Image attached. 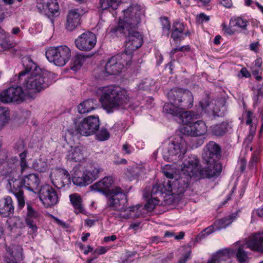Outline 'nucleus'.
Wrapping results in <instances>:
<instances>
[{
	"instance_id": "obj_42",
	"label": "nucleus",
	"mask_w": 263,
	"mask_h": 263,
	"mask_svg": "<svg viewBox=\"0 0 263 263\" xmlns=\"http://www.w3.org/2000/svg\"><path fill=\"white\" fill-rule=\"evenodd\" d=\"M190 35V32L187 30L186 31L172 32L171 36L174 41L178 43L183 40L185 36Z\"/></svg>"
},
{
	"instance_id": "obj_39",
	"label": "nucleus",
	"mask_w": 263,
	"mask_h": 263,
	"mask_svg": "<svg viewBox=\"0 0 263 263\" xmlns=\"http://www.w3.org/2000/svg\"><path fill=\"white\" fill-rule=\"evenodd\" d=\"M230 21L232 26L241 28L242 30H246L247 26L248 24V22L246 20L238 17L232 18Z\"/></svg>"
},
{
	"instance_id": "obj_59",
	"label": "nucleus",
	"mask_w": 263,
	"mask_h": 263,
	"mask_svg": "<svg viewBox=\"0 0 263 263\" xmlns=\"http://www.w3.org/2000/svg\"><path fill=\"white\" fill-rule=\"evenodd\" d=\"M240 72L242 74V76L245 78H249L251 76L250 72L246 68H242L240 70Z\"/></svg>"
},
{
	"instance_id": "obj_18",
	"label": "nucleus",
	"mask_w": 263,
	"mask_h": 263,
	"mask_svg": "<svg viewBox=\"0 0 263 263\" xmlns=\"http://www.w3.org/2000/svg\"><path fill=\"white\" fill-rule=\"evenodd\" d=\"M39 198L43 203L47 207L56 204L58 201V196L55 190L49 185L42 186L38 192Z\"/></svg>"
},
{
	"instance_id": "obj_64",
	"label": "nucleus",
	"mask_w": 263,
	"mask_h": 263,
	"mask_svg": "<svg viewBox=\"0 0 263 263\" xmlns=\"http://www.w3.org/2000/svg\"><path fill=\"white\" fill-rule=\"evenodd\" d=\"M117 239V237L115 235H112L110 236L105 237L104 238V241L108 242L110 241H115Z\"/></svg>"
},
{
	"instance_id": "obj_40",
	"label": "nucleus",
	"mask_w": 263,
	"mask_h": 263,
	"mask_svg": "<svg viewBox=\"0 0 263 263\" xmlns=\"http://www.w3.org/2000/svg\"><path fill=\"white\" fill-rule=\"evenodd\" d=\"M9 118V111L5 107H0V130L5 126Z\"/></svg>"
},
{
	"instance_id": "obj_5",
	"label": "nucleus",
	"mask_w": 263,
	"mask_h": 263,
	"mask_svg": "<svg viewBox=\"0 0 263 263\" xmlns=\"http://www.w3.org/2000/svg\"><path fill=\"white\" fill-rule=\"evenodd\" d=\"M221 152L220 146L214 141H210L204 147L202 157L206 166L203 173L208 178L217 176L221 172V165L217 162L221 156Z\"/></svg>"
},
{
	"instance_id": "obj_55",
	"label": "nucleus",
	"mask_w": 263,
	"mask_h": 263,
	"mask_svg": "<svg viewBox=\"0 0 263 263\" xmlns=\"http://www.w3.org/2000/svg\"><path fill=\"white\" fill-rule=\"evenodd\" d=\"M210 102L208 96H206L204 99L199 102L200 106L203 110L205 109L210 105Z\"/></svg>"
},
{
	"instance_id": "obj_23",
	"label": "nucleus",
	"mask_w": 263,
	"mask_h": 263,
	"mask_svg": "<svg viewBox=\"0 0 263 263\" xmlns=\"http://www.w3.org/2000/svg\"><path fill=\"white\" fill-rule=\"evenodd\" d=\"M112 183L113 179L111 177H105L100 181L90 185L89 188L91 191L99 192L106 196H108L111 195L114 191V189H111Z\"/></svg>"
},
{
	"instance_id": "obj_58",
	"label": "nucleus",
	"mask_w": 263,
	"mask_h": 263,
	"mask_svg": "<svg viewBox=\"0 0 263 263\" xmlns=\"http://www.w3.org/2000/svg\"><path fill=\"white\" fill-rule=\"evenodd\" d=\"M220 3L225 7L230 8L232 5L231 0H220Z\"/></svg>"
},
{
	"instance_id": "obj_17",
	"label": "nucleus",
	"mask_w": 263,
	"mask_h": 263,
	"mask_svg": "<svg viewBox=\"0 0 263 263\" xmlns=\"http://www.w3.org/2000/svg\"><path fill=\"white\" fill-rule=\"evenodd\" d=\"M96 43V36L90 31L82 33L75 40V44L77 48L84 51L91 50L95 46Z\"/></svg>"
},
{
	"instance_id": "obj_15",
	"label": "nucleus",
	"mask_w": 263,
	"mask_h": 263,
	"mask_svg": "<svg viewBox=\"0 0 263 263\" xmlns=\"http://www.w3.org/2000/svg\"><path fill=\"white\" fill-rule=\"evenodd\" d=\"M100 121L98 117L90 116L81 121L78 126L77 133L85 136L92 135L98 131Z\"/></svg>"
},
{
	"instance_id": "obj_53",
	"label": "nucleus",
	"mask_w": 263,
	"mask_h": 263,
	"mask_svg": "<svg viewBox=\"0 0 263 263\" xmlns=\"http://www.w3.org/2000/svg\"><path fill=\"white\" fill-rule=\"evenodd\" d=\"M234 26H232L231 24V21L230 22L229 26H224L223 30L224 32L229 34V35H233L236 31V29L234 28Z\"/></svg>"
},
{
	"instance_id": "obj_46",
	"label": "nucleus",
	"mask_w": 263,
	"mask_h": 263,
	"mask_svg": "<svg viewBox=\"0 0 263 263\" xmlns=\"http://www.w3.org/2000/svg\"><path fill=\"white\" fill-rule=\"evenodd\" d=\"M96 137L98 140L103 141L109 139L110 134L105 128L102 127L98 131Z\"/></svg>"
},
{
	"instance_id": "obj_54",
	"label": "nucleus",
	"mask_w": 263,
	"mask_h": 263,
	"mask_svg": "<svg viewBox=\"0 0 263 263\" xmlns=\"http://www.w3.org/2000/svg\"><path fill=\"white\" fill-rule=\"evenodd\" d=\"M191 254L190 251L183 254L179 259L178 263H186L187 260L190 258Z\"/></svg>"
},
{
	"instance_id": "obj_27",
	"label": "nucleus",
	"mask_w": 263,
	"mask_h": 263,
	"mask_svg": "<svg viewBox=\"0 0 263 263\" xmlns=\"http://www.w3.org/2000/svg\"><path fill=\"white\" fill-rule=\"evenodd\" d=\"M253 251L263 252V233H255L243 245Z\"/></svg>"
},
{
	"instance_id": "obj_33",
	"label": "nucleus",
	"mask_w": 263,
	"mask_h": 263,
	"mask_svg": "<svg viewBox=\"0 0 263 263\" xmlns=\"http://www.w3.org/2000/svg\"><path fill=\"white\" fill-rule=\"evenodd\" d=\"M68 159L71 161L80 162L84 159V155L80 146L71 147L68 152Z\"/></svg>"
},
{
	"instance_id": "obj_4",
	"label": "nucleus",
	"mask_w": 263,
	"mask_h": 263,
	"mask_svg": "<svg viewBox=\"0 0 263 263\" xmlns=\"http://www.w3.org/2000/svg\"><path fill=\"white\" fill-rule=\"evenodd\" d=\"M11 191L16 197L18 206L22 209L25 205V199L22 189L33 193H38L40 185V179L37 174L31 173L23 176L20 179H12L9 181Z\"/></svg>"
},
{
	"instance_id": "obj_62",
	"label": "nucleus",
	"mask_w": 263,
	"mask_h": 263,
	"mask_svg": "<svg viewBox=\"0 0 263 263\" xmlns=\"http://www.w3.org/2000/svg\"><path fill=\"white\" fill-rule=\"evenodd\" d=\"M106 251L107 250L105 247H101L100 248L97 249L95 251V253H97L99 255H101L105 253Z\"/></svg>"
},
{
	"instance_id": "obj_25",
	"label": "nucleus",
	"mask_w": 263,
	"mask_h": 263,
	"mask_svg": "<svg viewBox=\"0 0 263 263\" xmlns=\"http://www.w3.org/2000/svg\"><path fill=\"white\" fill-rule=\"evenodd\" d=\"M2 154H4V157L6 158L5 153L0 152V155ZM18 166V160L15 157H12L7 161H5L4 158L0 159V167L2 166V174L3 175L13 174L16 172Z\"/></svg>"
},
{
	"instance_id": "obj_52",
	"label": "nucleus",
	"mask_w": 263,
	"mask_h": 263,
	"mask_svg": "<svg viewBox=\"0 0 263 263\" xmlns=\"http://www.w3.org/2000/svg\"><path fill=\"white\" fill-rule=\"evenodd\" d=\"M140 168L139 167H132L129 169V172L133 178H138L139 175Z\"/></svg>"
},
{
	"instance_id": "obj_36",
	"label": "nucleus",
	"mask_w": 263,
	"mask_h": 263,
	"mask_svg": "<svg viewBox=\"0 0 263 263\" xmlns=\"http://www.w3.org/2000/svg\"><path fill=\"white\" fill-rule=\"evenodd\" d=\"M59 5L57 0H51L44 13L47 15L53 16L58 12Z\"/></svg>"
},
{
	"instance_id": "obj_3",
	"label": "nucleus",
	"mask_w": 263,
	"mask_h": 263,
	"mask_svg": "<svg viewBox=\"0 0 263 263\" xmlns=\"http://www.w3.org/2000/svg\"><path fill=\"white\" fill-rule=\"evenodd\" d=\"M170 103L163 106V111L177 116L181 110L191 108L193 105L194 98L192 93L188 89L174 88L167 93Z\"/></svg>"
},
{
	"instance_id": "obj_37",
	"label": "nucleus",
	"mask_w": 263,
	"mask_h": 263,
	"mask_svg": "<svg viewBox=\"0 0 263 263\" xmlns=\"http://www.w3.org/2000/svg\"><path fill=\"white\" fill-rule=\"evenodd\" d=\"M85 61V57L82 54H77L73 59L71 65V69L74 71H77L82 66Z\"/></svg>"
},
{
	"instance_id": "obj_28",
	"label": "nucleus",
	"mask_w": 263,
	"mask_h": 263,
	"mask_svg": "<svg viewBox=\"0 0 263 263\" xmlns=\"http://www.w3.org/2000/svg\"><path fill=\"white\" fill-rule=\"evenodd\" d=\"M14 207L12 198L7 196L0 200V215L4 217L13 216Z\"/></svg>"
},
{
	"instance_id": "obj_14",
	"label": "nucleus",
	"mask_w": 263,
	"mask_h": 263,
	"mask_svg": "<svg viewBox=\"0 0 263 263\" xmlns=\"http://www.w3.org/2000/svg\"><path fill=\"white\" fill-rule=\"evenodd\" d=\"M101 172L100 168H95L92 171L86 170L83 172L75 171L72 178L74 184L79 186H85L91 183L98 177Z\"/></svg>"
},
{
	"instance_id": "obj_11",
	"label": "nucleus",
	"mask_w": 263,
	"mask_h": 263,
	"mask_svg": "<svg viewBox=\"0 0 263 263\" xmlns=\"http://www.w3.org/2000/svg\"><path fill=\"white\" fill-rule=\"evenodd\" d=\"M112 33L117 35L122 34L126 37L125 51H127V54H131L133 51L140 47L142 45L143 36L137 29H129L124 30L123 32H113Z\"/></svg>"
},
{
	"instance_id": "obj_47",
	"label": "nucleus",
	"mask_w": 263,
	"mask_h": 263,
	"mask_svg": "<svg viewBox=\"0 0 263 263\" xmlns=\"http://www.w3.org/2000/svg\"><path fill=\"white\" fill-rule=\"evenodd\" d=\"M161 23L163 33L168 35L171 28V24L167 17H161Z\"/></svg>"
},
{
	"instance_id": "obj_49",
	"label": "nucleus",
	"mask_w": 263,
	"mask_h": 263,
	"mask_svg": "<svg viewBox=\"0 0 263 263\" xmlns=\"http://www.w3.org/2000/svg\"><path fill=\"white\" fill-rule=\"evenodd\" d=\"M184 26L182 23L179 21L175 22L173 25L172 32L184 31Z\"/></svg>"
},
{
	"instance_id": "obj_43",
	"label": "nucleus",
	"mask_w": 263,
	"mask_h": 263,
	"mask_svg": "<svg viewBox=\"0 0 263 263\" xmlns=\"http://www.w3.org/2000/svg\"><path fill=\"white\" fill-rule=\"evenodd\" d=\"M217 230L215 226V223L203 229L197 236V239L198 240H201L204 237L208 236L210 234H212L215 231Z\"/></svg>"
},
{
	"instance_id": "obj_20",
	"label": "nucleus",
	"mask_w": 263,
	"mask_h": 263,
	"mask_svg": "<svg viewBox=\"0 0 263 263\" xmlns=\"http://www.w3.org/2000/svg\"><path fill=\"white\" fill-rule=\"evenodd\" d=\"M160 182H157L153 186L151 193V198L148 199L144 205V209L147 211H152L159 204L160 198L164 194Z\"/></svg>"
},
{
	"instance_id": "obj_8",
	"label": "nucleus",
	"mask_w": 263,
	"mask_h": 263,
	"mask_svg": "<svg viewBox=\"0 0 263 263\" xmlns=\"http://www.w3.org/2000/svg\"><path fill=\"white\" fill-rule=\"evenodd\" d=\"M187 151V144L181 137L171 141L163 152V158L168 161L176 162L182 160Z\"/></svg>"
},
{
	"instance_id": "obj_13",
	"label": "nucleus",
	"mask_w": 263,
	"mask_h": 263,
	"mask_svg": "<svg viewBox=\"0 0 263 263\" xmlns=\"http://www.w3.org/2000/svg\"><path fill=\"white\" fill-rule=\"evenodd\" d=\"M110 195L107 202L108 208L118 211H126L127 199L126 194L123 193L121 188L116 187Z\"/></svg>"
},
{
	"instance_id": "obj_16",
	"label": "nucleus",
	"mask_w": 263,
	"mask_h": 263,
	"mask_svg": "<svg viewBox=\"0 0 263 263\" xmlns=\"http://www.w3.org/2000/svg\"><path fill=\"white\" fill-rule=\"evenodd\" d=\"M202 169L200 168L199 165V160L197 157L194 155L188 158V159L183 163V166L180 173L184 175H190V178L192 177L202 176L203 177L208 178L205 174H203Z\"/></svg>"
},
{
	"instance_id": "obj_51",
	"label": "nucleus",
	"mask_w": 263,
	"mask_h": 263,
	"mask_svg": "<svg viewBox=\"0 0 263 263\" xmlns=\"http://www.w3.org/2000/svg\"><path fill=\"white\" fill-rule=\"evenodd\" d=\"M210 20V16L206 15L204 13H201L197 15V21L199 23L202 24L204 22H207Z\"/></svg>"
},
{
	"instance_id": "obj_63",
	"label": "nucleus",
	"mask_w": 263,
	"mask_h": 263,
	"mask_svg": "<svg viewBox=\"0 0 263 263\" xmlns=\"http://www.w3.org/2000/svg\"><path fill=\"white\" fill-rule=\"evenodd\" d=\"M54 219H55V221L57 222V223L59 225L62 226L63 228H68V224L66 223H65V222L60 220L58 218H55Z\"/></svg>"
},
{
	"instance_id": "obj_22",
	"label": "nucleus",
	"mask_w": 263,
	"mask_h": 263,
	"mask_svg": "<svg viewBox=\"0 0 263 263\" xmlns=\"http://www.w3.org/2000/svg\"><path fill=\"white\" fill-rule=\"evenodd\" d=\"M85 11V10L79 8L70 10L67 16L66 29L69 31H72L79 26L81 24V17Z\"/></svg>"
},
{
	"instance_id": "obj_12",
	"label": "nucleus",
	"mask_w": 263,
	"mask_h": 263,
	"mask_svg": "<svg viewBox=\"0 0 263 263\" xmlns=\"http://www.w3.org/2000/svg\"><path fill=\"white\" fill-rule=\"evenodd\" d=\"M26 93L21 86H11L0 93V101L4 103L23 102L26 98Z\"/></svg>"
},
{
	"instance_id": "obj_6",
	"label": "nucleus",
	"mask_w": 263,
	"mask_h": 263,
	"mask_svg": "<svg viewBox=\"0 0 263 263\" xmlns=\"http://www.w3.org/2000/svg\"><path fill=\"white\" fill-rule=\"evenodd\" d=\"M122 12L123 15L120 17L118 24L111 28V32L137 29L144 13L141 7L139 5H131L123 10Z\"/></svg>"
},
{
	"instance_id": "obj_61",
	"label": "nucleus",
	"mask_w": 263,
	"mask_h": 263,
	"mask_svg": "<svg viewBox=\"0 0 263 263\" xmlns=\"http://www.w3.org/2000/svg\"><path fill=\"white\" fill-rule=\"evenodd\" d=\"M255 133V130H252L251 129L249 134H248V136L246 138V140L247 141H248L249 142L252 141V140L253 139L254 135Z\"/></svg>"
},
{
	"instance_id": "obj_60",
	"label": "nucleus",
	"mask_w": 263,
	"mask_h": 263,
	"mask_svg": "<svg viewBox=\"0 0 263 263\" xmlns=\"http://www.w3.org/2000/svg\"><path fill=\"white\" fill-rule=\"evenodd\" d=\"M252 112L250 111H248L247 113V120H246V124L247 125H249L250 124L252 123Z\"/></svg>"
},
{
	"instance_id": "obj_19",
	"label": "nucleus",
	"mask_w": 263,
	"mask_h": 263,
	"mask_svg": "<svg viewBox=\"0 0 263 263\" xmlns=\"http://www.w3.org/2000/svg\"><path fill=\"white\" fill-rule=\"evenodd\" d=\"M206 131L207 127L202 120L185 125L181 129V132L183 135L195 137L202 136Z\"/></svg>"
},
{
	"instance_id": "obj_30",
	"label": "nucleus",
	"mask_w": 263,
	"mask_h": 263,
	"mask_svg": "<svg viewBox=\"0 0 263 263\" xmlns=\"http://www.w3.org/2000/svg\"><path fill=\"white\" fill-rule=\"evenodd\" d=\"M129 213L124 214L123 217L125 219L135 218L142 216L145 211L143 205H137L133 207L127 208V210Z\"/></svg>"
},
{
	"instance_id": "obj_7",
	"label": "nucleus",
	"mask_w": 263,
	"mask_h": 263,
	"mask_svg": "<svg viewBox=\"0 0 263 263\" xmlns=\"http://www.w3.org/2000/svg\"><path fill=\"white\" fill-rule=\"evenodd\" d=\"M190 180V175H184L179 172L178 175H175L173 181L164 180L161 183L165 193V196L163 197L165 204L172 203V194L180 195L183 194L189 187Z\"/></svg>"
},
{
	"instance_id": "obj_32",
	"label": "nucleus",
	"mask_w": 263,
	"mask_h": 263,
	"mask_svg": "<svg viewBox=\"0 0 263 263\" xmlns=\"http://www.w3.org/2000/svg\"><path fill=\"white\" fill-rule=\"evenodd\" d=\"M96 100L93 99L86 100L78 106V110L80 114H85L94 110L97 107Z\"/></svg>"
},
{
	"instance_id": "obj_1",
	"label": "nucleus",
	"mask_w": 263,
	"mask_h": 263,
	"mask_svg": "<svg viewBox=\"0 0 263 263\" xmlns=\"http://www.w3.org/2000/svg\"><path fill=\"white\" fill-rule=\"evenodd\" d=\"M24 70L18 74V83L28 93L40 92L50 84L48 73L27 57Z\"/></svg>"
},
{
	"instance_id": "obj_31",
	"label": "nucleus",
	"mask_w": 263,
	"mask_h": 263,
	"mask_svg": "<svg viewBox=\"0 0 263 263\" xmlns=\"http://www.w3.org/2000/svg\"><path fill=\"white\" fill-rule=\"evenodd\" d=\"M238 212L232 213L227 217H223L215 222V226L217 230H220L230 225L237 216Z\"/></svg>"
},
{
	"instance_id": "obj_34",
	"label": "nucleus",
	"mask_w": 263,
	"mask_h": 263,
	"mask_svg": "<svg viewBox=\"0 0 263 263\" xmlns=\"http://www.w3.org/2000/svg\"><path fill=\"white\" fill-rule=\"evenodd\" d=\"M70 201L77 213H83L84 209L82 204V198L78 194H73L69 196Z\"/></svg>"
},
{
	"instance_id": "obj_2",
	"label": "nucleus",
	"mask_w": 263,
	"mask_h": 263,
	"mask_svg": "<svg viewBox=\"0 0 263 263\" xmlns=\"http://www.w3.org/2000/svg\"><path fill=\"white\" fill-rule=\"evenodd\" d=\"M98 93L100 102L107 112H112L124 106L129 101L127 90L113 86L99 88Z\"/></svg>"
},
{
	"instance_id": "obj_35",
	"label": "nucleus",
	"mask_w": 263,
	"mask_h": 263,
	"mask_svg": "<svg viewBox=\"0 0 263 263\" xmlns=\"http://www.w3.org/2000/svg\"><path fill=\"white\" fill-rule=\"evenodd\" d=\"M118 0H100V7L102 10H106L107 8H111L112 9H116L119 5Z\"/></svg>"
},
{
	"instance_id": "obj_45",
	"label": "nucleus",
	"mask_w": 263,
	"mask_h": 263,
	"mask_svg": "<svg viewBox=\"0 0 263 263\" xmlns=\"http://www.w3.org/2000/svg\"><path fill=\"white\" fill-rule=\"evenodd\" d=\"M163 174L167 178L166 180L173 181L175 178V175L177 174L174 173L172 168L171 166L166 165L163 169Z\"/></svg>"
},
{
	"instance_id": "obj_24",
	"label": "nucleus",
	"mask_w": 263,
	"mask_h": 263,
	"mask_svg": "<svg viewBox=\"0 0 263 263\" xmlns=\"http://www.w3.org/2000/svg\"><path fill=\"white\" fill-rule=\"evenodd\" d=\"M61 177L63 180H66L65 183L67 184L70 182V175L68 172L65 169L59 168L51 172L50 175L51 182L55 187L61 189L65 186L63 180L59 181L58 178H57V177Z\"/></svg>"
},
{
	"instance_id": "obj_48",
	"label": "nucleus",
	"mask_w": 263,
	"mask_h": 263,
	"mask_svg": "<svg viewBox=\"0 0 263 263\" xmlns=\"http://www.w3.org/2000/svg\"><path fill=\"white\" fill-rule=\"evenodd\" d=\"M190 49H191V48H190V46L189 45L182 46L180 47H176V48L173 49L170 51V55L171 58L172 59H173L174 60H175V59H174V56L175 53H177L178 51H181V52L189 51L190 50Z\"/></svg>"
},
{
	"instance_id": "obj_41",
	"label": "nucleus",
	"mask_w": 263,
	"mask_h": 263,
	"mask_svg": "<svg viewBox=\"0 0 263 263\" xmlns=\"http://www.w3.org/2000/svg\"><path fill=\"white\" fill-rule=\"evenodd\" d=\"M155 84V81L151 78H145L138 85L139 89L148 90Z\"/></svg>"
},
{
	"instance_id": "obj_38",
	"label": "nucleus",
	"mask_w": 263,
	"mask_h": 263,
	"mask_svg": "<svg viewBox=\"0 0 263 263\" xmlns=\"http://www.w3.org/2000/svg\"><path fill=\"white\" fill-rule=\"evenodd\" d=\"M244 246H240L236 253V258L239 263H245L248 259V253L243 249Z\"/></svg>"
},
{
	"instance_id": "obj_9",
	"label": "nucleus",
	"mask_w": 263,
	"mask_h": 263,
	"mask_svg": "<svg viewBox=\"0 0 263 263\" xmlns=\"http://www.w3.org/2000/svg\"><path fill=\"white\" fill-rule=\"evenodd\" d=\"M45 55L50 63L58 66H63L71 58V50L65 45L50 47L47 49Z\"/></svg>"
},
{
	"instance_id": "obj_57",
	"label": "nucleus",
	"mask_w": 263,
	"mask_h": 263,
	"mask_svg": "<svg viewBox=\"0 0 263 263\" xmlns=\"http://www.w3.org/2000/svg\"><path fill=\"white\" fill-rule=\"evenodd\" d=\"M258 161V158L257 156H254L252 157L250 161L249 162V167L250 168H253L254 167V165Z\"/></svg>"
},
{
	"instance_id": "obj_29",
	"label": "nucleus",
	"mask_w": 263,
	"mask_h": 263,
	"mask_svg": "<svg viewBox=\"0 0 263 263\" xmlns=\"http://www.w3.org/2000/svg\"><path fill=\"white\" fill-rule=\"evenodd\" d=\"M231 129L230 124L226 121L216 124L210 126L212 135L221 137L225 135Z\"/></svg>"
},
{
	"instance_id": "obj_50",
	"label": "nucleus",
	"mask_w": 263,
	"mask_h": 263,
	"mask_svg": "<svg viewBox=\"0 0 263 263\" xmlns=\"http://www.w3.org/2000/svg\"><path fill=\"white\" fill-rule=\"evenodd\" d=\"M20 166V173L23 175L27 170L29 168L27 161H18Z\"/></svg>"
},
{
	"instance_id": "obj_26",
	"label": "nucleus",
	"mask_w": 263,
	"mask_h": 263,
	"mask_svg": "<svg viewBox=\"0 0 263 263\" xmlns=\"http://www.w3.org/2000/svg\"><path fill=\"white\" fill-rule=\"evenodd\" d=\"M7 254L3 263H19L22 258V249L18 246H12L6 249Z\"/></svg>"
},
{
	"instance_id": "obj_10",
	"label": "nucleus",
	"mask_w": 263,
	"mask_h": 263,
	"mask_svg": "<svg viewBox=\"0 0 263 263\" xmlns=\"http://www.w3.org/2000/svg\"><path fill=\"white\" fill-rule=\"evenodd\" d=\"M132 55L124 51L121 54H117L109 58L105 66L104 71L107 75H115L120 73L124 64H130Z\"/></svg>"
},
{
	"instance_id": "obj_44",
	"label": "nucleus",
	"mask_w": 263,
	"mask_h": 263,
	"mask_svg": "<svg viewBox=\"0 0 263 263\" xmlns=\"http://www.w3.org/2000/svg\"><path fill=\"white\" fill-rule=\"evenodd\" d=\"M0 42V51L8 50L14 47V44L9 41L7 34V37L1 40Z\"/></svg>"
},
{
	"instance_id": "obj_21",
	"label": "nucleus",
	"mask_w": 263,
	"mask_h": 263,
	"mask_svg": "<svg viewBox=\"0 0 263 263\" xmlns=\"http://www.w3.org/2000/svg\"><path fill=\"white\" fill-rule=\"evenodd\" d=\"M41 218L40 212L34 209L32 205L27 203V211L25 215V223L33 232L37 231Z\"/></svg>"
},
{
	"instance_id": "obj_56",
	"label": "nucleus",
	"mask_w": 263,
	"mask_h": 263,
	"mask_svg": "<svg viewBox=\"0 0 263 263\" xmlns=\"http://www.w3.org/2000/svg\"><path fill=\"white\" fill-rule=\"evenodd\" d=\"M133 147L127 143H125L123 146V150L127 154H130L132 152Z\"/></svg>"
}]
</instances>
